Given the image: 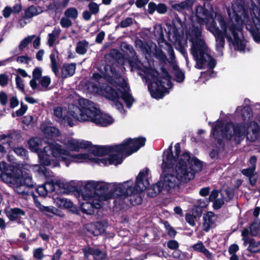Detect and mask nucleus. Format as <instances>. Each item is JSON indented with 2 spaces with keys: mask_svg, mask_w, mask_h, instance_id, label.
Segmentation results:
<instances>
[{
  "mask_svg": "<svg viewBox=\"0 0 260 260\" xmlns=\"http://www.w3.org/2000/svg\"><path fill=\"white\" fill-rule=\"evenodd\" d=\"M145 142L146 139L143 137L129 138L125 140L120 145L108 147L92 146L88 141L71 139L68 140L64 145L67 148L72 151H78L80 149H87L88 152V153L79 154L88 156L87 157L83 159V161L69 160L68 166L72 162H82L89 160L96 161L99 164L102 163L105 165H117L122 162L124 157L131 155L143 146ZM61 148L63 149L61 147ZM67 151L69 155L75 156V155H71L68 151L67 150ZM78 154H75V155Z\"/></svg>",
  "mask_w": 260,
  "mask_h": 260,
  "instance_id": "obj_1",
  "label": "nucleus"
},
{
  "mask_svg": "<svg viewBox=\"0 0 260 260\" xmlns=\"http://www.w3.org/2000/svg\"><path fill=\"white\" fill-rule=\"evenodd\" d=\"M105 73L102 75L94 73L90 81L86 84L88 91L91 93L101 95L114 102V106L122 113L124 114L123 105L118 101L120 98L130 108L134 99L129 93V87L126 80L112 68L106 65Z\"/></svg>",
  "mask_w": 260,
  "mask_h": 260,
  "instance_id": "obj_2",
  "label": "nucleus"
},
{
  "mask_svg": "<svg viewBox=\"0 0 260 260\" xmlns=\"http://www.w3.org/2000/svg\"><path fill=\"white\" fill-rule=\"evenodd\" d=\"M236 114L240 116L245 123L249 122L252 115L251 109L248 106L237 107ZM259 131L260 114L256 116L254 121L249 124L247 123V127L243 123L229 122L224 125L222 122L217 121L212 132L214 138L218 141L220 140L221 136L239 144L245 136L248 141H254L258 136Z\"/></svg>",
  "mask_w": 260,
  "mask_h": 260,
  "instance_id": "obj_3",
  "label": "nucleus"
},
{
  "mask_svg": "<svg viewBox=\"0 0 260 260\" xmlns=\"http://www.w3.org/2000/svg\"><path fill=\"white\" fill-rule=\"evenodd\" d=\"M122 49H125L129 58V64L131 70L134 69L140 71L138 74L143 77L148 84V89L151 96L156 99H159L168 92V89L172 86V82L168 73L162 71V77L158 78V73L151 66L141 63L136 56V53L133 47L125 43L121 45Z\"/></svg>",
  "mask_w": 260,
  "mask_h": 260,
  "instance_id": "obj_4",
  "label": "nucleus"
},
{
  "mask_svg": "<svg viewBox=\"0 0 260 260\" xmlns=\"http://www.w3.org/2000/svg\"><path fill=\"white\" fill-rule=\"evenodd\" d=\"M161 164V174L160 179L153 184L148 191L151 197H155L164 189L169 191L178 186L179 183V143L175 145L174 150L172 146L164 152Z\"/></svg>",
  "mask_w": 260,
  "mask_h": 260,
  "instance_id": "obj_5",
  "label": "nucleus"
},
{
  "mask_svg": "<svg viewBox=\"0 0 260 260\" xmlns=\"http://www.w3.org/2000/svg\"><path fill=\"white\" fill-rule=\"evenodd\" d=\"M43 142L38 138H34L29 141L28 145L31 151L38 153L39 162L44 166L56 167L59 166V161L61 160L68 167L69 160L81 161L88 157L85 154L69 155L67 151L62 149L61 146L56 143L49 144L42 151L41 147L43 145Z\"/></svg>",
  "mask_w": 260,
  "mask_h": 260,
  "instance_id": "obj_6",
  "label": "nucleus"
},
{
  "mask_svg": "<svg viewBox=\"0 0 260 260\" xmlns=\"http://www.w3.org/2000/svg\"><path fill=\"white\" fill-rule=\"evenodd\" d=\"M114 186V184L104 181L90 180L86 182L82 193V198L85 201L81 205L83 212L92 214L94 209L102 207L103 201L117 197L112 188Z\"/></svg>",
  "mask_w": 260,
  "mask_h": 260,
  "instance_id": "obj_7",
  "label": "nucleus"
},
{
  "mask_svg": "<svg viewBox=\"0 0 260 260\" xmlns=\"http://www.w3.org/2000/svg\"><path fill=\"white\" fill-rule=\"evenodd\" d=\"M150 177L149 169L145 168L137 176L134 186H133V182L131 180L122 183H110L115 184V186L112 188L117 197H119L118 199L119 203L123 205V207L124 205L129 206L141 204L142 199L140 193L149 186Z\"/></svg>",
  "mask_w": 260,
  "mask_h": 260,
  "instance_id": "obj_8",
  "label": "nucleus"
},
{
  "mask_svg": "<svg viewBox=\"0 0 260 260\" xmlns=\"http://www.w3.org/2000/svg\"><path fill=\"white\" fill-rule=\"evenodd\" d=\"M232 4V10L230 8H227L230 20L226 21L231 25L238 23L240 27H241L242 24H245L246 29L252 36L253 40L256 42L259 43L260 42V9L257 7H253L251 20L244 8V2L242 0H234Z\"/></svg>",
  "mask_w": 260,
  "mask_h": 260,
  "instance_id": "obj_9",
  "label": "nucleus"
},
{
  "mask_svg": "<svg viewBox=\"0 0 260 260\" xmlns=\"http://www.w3.org/2000/svg\"><path fill=\"white\" fill-rule=\"evenodd\" d=\"M8 170V164L5 161H1L0 171L2 173L0 176L2 181L18 194L23 197L28 195L29 188L35 185L31 176L19 166H11L9 169L11 172H6Z\"/></svg>",
  "mask_w": 260,
  "mask_h": 260,
  "instance_id": "obj_10",
  "label": "nucleus"
},
{
  "mask_svg": "<svg viewBox=\"0 0 260 260\" xmlns=\"http://www.w3.org/2000/svg\"><path fill=\"white\" fill-rule=\"evenodd\" d=\"M186 38L192 43L191 53L196 61V67L199 69L214 68L216 61L211 56L210 50L202 36L201 26L193 25L188 30Z\"/></svg>",
  "mask_w": 260,
  "mask_h": 260,
  "instance_id": "obj_11",
  "label": "nucleus"
},
{
  "mask_svg": "<svg viewBox=\"0 0 260 260\" xmlns=\"http://www.w3.org/2000/svg\"><path fill=\"white\" fill-rule=\"evenodd\" d=\"M79 105L81 106L80 114L75 116L79 121H91L102 126H107L114 122L111 116L101 113L95 104L87 99H80Z\"/></svg>",
  "mask_w": 260,
  "mask_h": 260,
  "instance_id": "obj_12",
  "label": "nucleus"
},
{
  "mask_svg": "<svg viewBox=\"0 0 260 260\" xmlns=\"http://www.w3.org/2000/svg\"><path fill=\"white\" fill-rule=\"evenodd\" d=\"M215 17L219 23L220 29L217 25L216 22H212V23L208 24L207 29L214 36L217 50L220 52L224 45V38L225 37L231 43L232 35L236 34L235 31H232L233 24L231 25L228 24L221 14L215 13Z\"/></svg>",
  "mask_w": 260,
  "mask_h": 260,
  "instance_id": "obj_13",
  "label": "nucleus"
},
{
  "mask_svg": "<svg viewBox=\"0 0 260 260\" xmlns=\"http://www.w3.org/2000/svg\"><path fill=\"white\" fill-rule=\"evenodd\" d=\"M203 162L195 157H191L188 152L180 157V182H188L194 177L196 173L201 171Z\"/></svg>",
  "mask_w": 260,
  "mask_h": 260,
  "instance_id": "obj_14",
  "label": "nucleus"
},
{
  "mask_svg": "<svg viewBox=\"0 0 260 260\" xmlns=\"http://www.w3.org/2000/svg\"><path fill=\"white\" fill-rule=\"evenodd\" d=\"M53 117L61 124L69 125L71 127L76 125L78 119L75 117L76 115L80 114L81 106L73 104L69 105L68 110L66 108L59 106L53 108Z\"/></svg>",
  "mask_w": 260,
  "mask_h": 260,
  "instance_id": "obj_15",
  "label": "nucleus"
},
{
  "mask_svg": "<svg viewBox=\"0 0 260 260\" xmlns=\"http://www.w3.org/2000/svg\"><path fill=\"white\" fill-rule=\"evenodd\" d=\"M32 169L35 172L48 178L50 183H52L54 188L55 185L61 188H66L68 186V183L64 179L54 178L53 173L48 171L44 166L35 165L32 166Z\"/></svg>",
  "mask_w": 260,
  "mask_h": 260,
  "instance_id": "obj_16",
  "label": "nucleus"
},
{
  "mask_svg": "<svg viewBox=\"0 0 260 260\" xmlns=\"http://www.w3.org/2000/svg\"><path fill=\"white\" fill-rule=\"evenodd\" d=\"M196 16L198 19V21L200 25L205 24L206 28L208 29L209 24L212 22H215L212 17L208 15V10L205 9V5L201 6L199 5L196 7Z\"/></svg>",
  "mask_w": 260,
  "mask_h": 260,
  "instance_id": "obj_17",
  "label": "nucleus"
},
{
  "mask_svg": "<svg viewBox=\"0 0 260 260\" xmlns=\"http://www.w3.org/2000/svg\"><path fill=\"white\" fill-rule=\"evenodd\" d=\"M241 31V27L239 26V23H237L233 24L232 31H235L236 34H234L232 35V39L231 43L234 46L235 49L243 51L245 48V44L240 36Z\"/></svg>",
  "mask_w": 260,
  "mask_h": 260,
  "instance_id": "obj_18",
  "label": "nucleus"
},
{
  "mask_svg": "<svg viewBox=\"0 0 260 260\" xmlns=\"http://www.w3.org/2000/svg\"><path fill=\"white\" fill-rule=\"evenodd\" d=\"M34 202L36 207L39 210L45 215L52 217L54 215L59 217H63L64 215V213L60 210L53 206H45L42 205L40 202L36 200L34 198Z\"/></svg>",
  "mask_w": 260,
  "mask_h": 260,
  "instance_id": "obj_19",
  "label": "nucleus"
},
{
  "mask_svg": "<svg viewBox=\"0 0 260 260\" xmlns=\"http://www.w3.org/2000/svg\"><path fill=\"white\" fill-rule=\"evenodd\" d=\"M217 220V216L212 212H208L204 214L202 224L203 230L208 232L211 229L215 226Z\"/></svg>",
  "mask_w": 260,
  "mask_h": 260,
  "instance_id": "obj_20",
  "label": "nucleus"
},
{
  "mask_svg": "<svg viewBox=\"0 0 260 260\" xmlns=\"http://www.w3.org/2000/svg\"><path fill=\"white\" fill-rule=\"evenodd\" d=\"M85 257L88 258L92 255L94 260H105L106 254L98 248L88 247L83 249Z\"/></svg>",
  "mask_w": 260,
  "mask_h": 260,
  "instance_id": "obj_21",
  "label": "nucleus"
},
{
  "mask_svg": "<svg viewBox=\"0 0 260 260\" xmlns=\"http://www.w3.org/2000/svg\"><path fill=\"white\" fill-rule=\"evenodd\" d=\"M86 234L89 236H96L103 234L105 228L101 222H98L94 223H89L86 225Z\"/></svg>",
  "mask_w": 260,
  "mask_h": 260,
  "instance_id": "obj_22",
  "label": "nucleus"
},
{
  "mask_svg": "<svg viewBox=\"0 0 260 260\" xmlns=\"http://www.w3.org/2000/svg\"><path fill=\"white\" fill-rule=\"evenodd\" d=\"M136 47L140 49L144 54L151 55L156 48V45L153 43L148 44L138 40L136 41Z\"/></svg>",
  "mask_w": 260,
  "mask_h": 260,
  "instance_id": "obj_23",
  "label": "nucleus"
},
{
  "mask_svg": "<svg viewBox=\"0 0 260 260\" xmlns=\"http://www.w3.org/2000/svg\"><path fill=\"white\" fill-rule=\"evenodd\" d=\"M221 198L215 200L213 202V208L218 209L223 205L224 201H229L233 197V194L225 189L221 192Z\"/></svg>",
  "mask_w": 260,
  "mask_h": 260,
  "instance_id": "obj_24",
  "label": "nucleus"
},
{
  "mask_svg": "<svg viewBox=\"0 0 260 260\" xmlns=\"http://www.w3.org/2000/svg\"><path fill=\"white\" fill-rule=\"evenodd\" d=\"M76 64L74 63H64L61 67V75L62 79L72 76L75 73Z\"/></svg>",
  "mask_w": 260,
  "mask_h": 260,
  "instance_id": "obj_25",
  "label": "nucleus"
},
{
  "mask_svg": "<svg viewBox=\"0 0 260 260\" xmlns=\"http://www.w3.org/2000/svg\"><path fill=\"white\" fill-rule=\"evenodd\" d=\"M6 214L10 220L14 221L25 215V213L19 208H14L7 210Z\"/></svg>",
  "mask_w": 260,
  "mask_h": 260,
  "instance_id": "obj_26",
  "label": "nucleus"
},
{
  "mask_svg": "<svg viewBox=\"0 0 260 260\" xmlns=\"http://www.w3.org/2000/svg\"><path fill=\"white\" fill-rule=\"evenodd\" d=\"M43 11L44 10L42 7L31 5L25 10V17L26 18H31L42 13Z\"/></svg>",
  "mask_w": 260,
  "mask_h": 260,
  "instance_id": "obj_27",
  "label": "nucleus"
},
{
  "mask_svg": "<svg viewBox=\"0 0 260 260\" xmlns=\"http://www.w3.org/2000/svg\"><path fill=\"white\" fill-rule=\"evenodd\" d=\"M37 192L41 196H46L48 192H51L54 190V186L52 183H50L49 180L46 182L44 184L39 186L37 189Z\"/></svg>",
  "mask_w": 260,
  "mask_h": 260,
  "instance_id": "obj_28",
  "label": "nucleus"
},
{
  "mask_svg": "<svg viewBox=\"0 0 260 260\" xmlns=\"http://www.w3.org/2000/svg\"><path fill=\"white\" fill-rule=\"evenodd\" d=\"M42 74V69L40 68H36L32 72V79L29 82V85L34 90H37L39 87L37 81L39 80Z\"/></svg>",
  "mask_w": 260,
  "mask_h": 260,
  "instance_id": "obj_29",
  "label": "nucleus"
},
{
  "mask_svg": "<svg viewBox=\"0 0 260 260\" xmlns=\"http://www.w3.org/2000/svg\"><path fill=\"white\" fill-rule=\"evenodd\" d=\"M54 204L59 208H71L73 206V203L70 200L67 199L57 197L54 198Z\"/></svg>",
  "mask_w": 260,
  "mask_h": 260,
  "instance_id": "obj_30",
  "label": "nucleus"
},
{
  "mask_svg": "<svg viewBox=\"0 0 260 260\" xmlns=\"http://www.w3.org/2000/svg\"><path fill=\"white\" fill-rule=\"evenodd\" d=\"M61 32V30L58 27H55L52 31L48 35L47 44L51 47L53 46L56 40L59 37Z\"/></svg>",
  "mask_w": 260,
  "mask_h": 260,
  "instance_id": "obj_31",
  "label": "nucleus"
},
{
  "mask_svg": "<svg viewBox=\"0 0 260 260\" xmlns=\"http://www.w3.org/2000/svg\"><path fill=\"white\" fill-rule=\"evenodd\" d=\"M41 129L44 132V134L48 137H57L59 135V130L53 126H48L44 127V125L41 126Z\"/></svg>",
  "mask_w": 260,
  "mask_h": 260,
  "instance_id": "obj_32",
  "label": "nucleus"
},
{
  "mask_svg": "<svg viewBox=\"0 0 260 260\" xmlns=\"http://www.w3.org/2000/svg\"><path fill=\"white\" fill-rule=\"evenodd\" d=\"M249 244L247 250L252 253L260 252V242L256 241L253 239H250L247 242V245Z\"/></svg>",
  "mask_w": 260,
  "mask_h": 260,
  "instance_id": "obj_33",
  "label": "nucleus"
},
{
  "mask_svg": "<svg viewBox=\"0 0 260 260\" xmlns=\"http://www.w3.org/2000/svg\"><path fill=\"white\" fill-rule=\"evenodd\" d=\"M50 58L52 70L56 77H59L58 60L54 53L50 54Z\"/></svg>",
  "mask_w": 260,
  "mask_h": 260,
  "instance_id": "obj_34",
  "label": "nucleus"
},
{
  "mask_svg": "<svg viewBox=\"0 0 260 260\" xmlns=\"http://www.w3.org/2000/svg\"><path fill=\"white\" fill-rule=\"evenodd\" d=\"M88 47V43L85 40H83L77 43L76 51L79 54L83 55L86 53Z\"/></svg>",
  "mask_w": 260,
  "mask_h": 260,
  "instance_id": "obj_35",
  "label": "nucleus"
},
{
  "mask_svg": "<svg viewBox=\"0 0 260 260\" xmlns=\"http://www.w3.org/2000/svg\"><path fill=\"white\" fill-rule=\"evenodd\" d=\"M39 83L41 86H39V87L37 89L40 91L46 90L49 85L50 84L51 79L48 76H44L40 79Z\"/></svg>",
  "mask_w": 260,
  "mask_h": 260,
  "instance_id": "obj_36",
  "label": "nucleus"
},
{
  "mask_svg": "<svg viewBox=\"0 0 260 260\" xmlns=\"http://www.w3.org/2000/svg\"><path fill=\"white\" fill-rule=\"evenodd\" d=\"M260 221L258 219H255L250 225V235L252 236H256L259 233Z\"/></svg>",
  "mask_w": 260,
  "mask_h": 260,
  "instance_id": "obj_37",
  "label": "nucleus"
},
{
  "mask_svg": "<svg viewBox=\"0 0 260 260\" xmlns=\"http://www.w3.org/2000/svg\"><path fill=\"white\" fill-rule=\"evenodd\" d=\"M64 15L70 19L75 20L76 19L78 15V12L76 8L71 7L67 9L64 11Z\"/></svg>",
  "mask_w": 260,
  "mask_h": 260,
  "instance_id": "obj_38",
  "label": "nucleus"
},
{
  "mask_svg": "<svg viewBox=\"0 0 260 260\" xmlns=\"http://www.w3.org/2000/svg\"><path fill=\"white\" fill-rule=\"evenodd\" d=\"M35 38V35L28 36L23 39L19 45V49L23 51Z\"/></svg>",
  "mask_w": 260,
  "mask_h": 260,
  "instance_id": "obj_39",
  "label": "nucleus"
},
{
  "mask_svg": "<svg viewBox=\"0 0 260 260\" xmlns=\"http://www.w3.org/2000/svg\"><path fill=\"white\" fill-rule=\"evenodd\" d=\"M169 37L172 42H177L179 40V32L176 27L170 28L169 30Z\"/></svg>",
  "mask_w": 260,
  "mask_h": 260,
  "instance_id": "obj_40",
  "label": "nucleus"
},
{
  "mask_svg": "<svg viewBox=\"0 0 260 260\" xmlns=\"http://www.w3.org/2000/svg\"><path fill=\"white\" fill-rule=\"evenodd\" d=\"M0 138H1V140L6 138V142L3 143V144H4L5 146L3 145H0V152L2 153H5L6 152V149L10 147V141L9 137L5 135H2L0 136Z\"/></svg>",
  "mask_w": 260,
  "mask_h": 260,
  "instance_id": "obj_41",
  "label": "nucleus"
},
{
  "mask_svg": "<svg viewBox=\"0 0 260 260\" xmlns=\"http://www.w3.org/2000/svg\"><path fill=\"white\" fill-rule=\"evenodd\" d=\"M44 249L43 248L39 247L34 249L33 256L35 259L40 260L43 259L45 255L44 254Z\"/></svg>",
  "mask_w": 260,
  "mask_h": 260,
  "instance_id": "obj_42",
  "label": "nucleus"
},
{
  "mask_svg": "<svg viewBox=\"0 0 260 260\" xmlns=\"http://www.w3.org/2000/svg\"><path fill=\"white\" fill-rule=\"evenodd\" d=\"M194 3V0H185L180 3V9L190 10Z\"/></svg>",
  "mask_w": 260,
  "mask_h": 260,
  "instance_id": "obj_43",
  "label": "nucleus"
},
{
  "mask_svg": "<svg viewBox=\"0 0 260 260\" xmlns=\"http://www.w3.org/2000/svg\"><path fill=\"white\" fill-rule=\"evenodd\" d=\"M88 7L90 13L93 15H96L99 13L100 8L99 5L96 4L95 2H90L88 5Z\"/></svg>",
  "mask_w": 260,
  "mask_h": 260,
  "instance_id": "obj_44",
  "label": "nucleus"
},
{
  "mask_svg": "<svg viewBox=\"0 0 260 260\" xmlns=\"http://www.w3.org/2000/svg\"><path fill=\"white\" fill-rule=\"evenodd\" d=\"M60 24L62 27L68 28L72 25V22L70 18L64 16L61 18Z\"/></svg>",
  "mask_w": 260,
  "mask_h": 260,
  "instance_id": "obj_45",
  "label": "nucleus"
},
{
  "mask_svg": "<svg viewBox=\"0 0 260 260\" xmlns=\"http://www.w3.org/2000/svg\"><path fill=\"white\" fill-rule=\"evenodd\" d=\"M250 234V231H249L247 228H244L242 231V240L244 241L243 245L244 246L247 245V242L251 238H250L248 237V236Z\"/></svg>",
  "mask_w": 260,
  "mask_h": 260,
  "instance_id": "obj_46",
  "label": "nucleus"
},
{
  "mask_svg": "<svg viewBox=\"0 0 260 260\" xmlns=\"http://www.w3.org/2000/svg\"><path fill=\"white\" fill-rule=\"evenodd\" d=\"M164 226L168 232V234L171 237H174L177 234V232L167 222H164Z\"/></svg>",
  "mask_w": 260,
  "mask_h": 260,
  "instance_id": "obj_47",
  "label": "nucleus"
},
{
  "mask_svg": "<svg viewBox=\"0 0 260 260\" xmlns=\"http://www.w3.org/2000/svg\"><path fill=\"white\" fill-rule=\"evenodd\" d=\"M9 76L6 74H0V86L2 87L6 86L8 84Z\"/></svg>",
  "mask_w": 260,
  "mask_h": 260,
  "instance_id": "obj_48",
  "label": "nucleus"
},
{
  "mask_svg": "<svg viewBox=\"0 0 260 260\" xmlns=\"http://www.w3.org/2000/svg\"><path fill=\"white\" fill-rule=\"evenodd\" d=\"M255 167L251 166L250 168L244 169L242 171V174L247 177H251L254 175Z\"/></svg>",
  "mask_w": 260,
  "mask_h": 260,
  "instance_id": "obj_49",
  "label": "nucleus"
},
{
  "mask_svg": "<svg viewBox=\"0 0 260 260\" xmlns=\"http://www.w3.org/2000/svg\"><path fill=\"white\" fill-rule=\"evenodd\" d=\"M17 87L21 91H24V84L23 80L19 76H17L15 79Z\"/></svg>",
  "mask_w": 260,
  "mask_h": 260,
  "instance_id": "obj_50",
  "label": "nucleus"
},
{
  "mask_svg": "<svg viewBox=\"0 0 260 260\" xmlns=\"http://www.w3.org/2000/svg\"><path fill=\"white\" fill-rule=\"evenodd\" d=\"M133 22V18L131 17H127L124 20L121 21L119 26L122 28L126 27L132 25Z\"/></svg>",
  "mask_w": 260,
  "mask_h": 260,
  "instance_id": "obj_51",
  "label": "nucleus"
},
{
  "mask_svg": "<svg viewBox=\"0 0 260 260\" xmlns=\"http://www.w3.org/2000/svg\"><path fill=\"white\" fill-rule=\"evenodd\" d=\"M27 107L26 105L21 104V107L19 109L16 111V115L17 116H21L23 115L26 111Z\"/></svg>",
  "mask_w": 260,
  "mask_h": 260,
  "instance_id": "obj_52",
  "label": "nucleus"
},
{
  "mask_svg": "<svg viewBox=\"0 0 260 260\" xmlns=\"http://www.w3.org/2000/svg\"><path fill=\"white\" fill-rule=\"evenodd\" d=\"M30 60V58L27 55L20 56L17 58V61L21 63H28Z\"/></svg>",
  "mask_w": 260,
  "mask_h": 260,
  "instance_id": "obj_53",
  "label": "nucleus"
},
{
  "mask_svg": "<svg viewBox=\"0 0 260 260\" xmlns=\"http://www.w3.org/2000/svg\"><path fill=\"white\" fill-rule=\"evenodd\" d=\"M159 14H165L167 11V7L164 4H159L157 6V11Z\"/></svg>",
  "mask_w": 260,
  "mask_h": 260,
  "instance_id": "obj_54",
  "label": "nucleus"
},
{
  "mask_svg": "<svg viewBox=\"0 0 260 260\" xmlns=\"http://www.w3.org/2000/svg\"><path fill=\"white\" fill-rule=\"evenodd\" d=\"M8 102V96L7 95V94L3 92V91H2L0 92V103L1 104L3 105V106H5L7 104Z\"/></svg>",
  "mask_w": 260,
  "mask_h": 260,
  "instance_id": "obj_55",
  "label": "nucleus"
},
{
  "mask_svg": "<svg viewBox=\"0 0 260 260\" xmlns=\"http://www.w3.org/2000/svg\"><path fill=\"white\" fill-rule=\"evenodd\" d=\"M14 151L15 153L20 156H25L26 154V151L22 147L15 148L14 149Z\"/></svg>",
  "mask_w": 260,
  "mask_h": 260,
  "instance_id": "obj_56",
  "label": "nucleus"
},
{
  "mask_svg": "<svg viewBox=\"0 0 260 260\" xmlns=\"http://www.w3.org/2000/svg\"><path fill=\"white\" fill-rule=\"evenodd\" d=\"M33 117L31 115H26L23 118V123L27 125H30L33 123Z\"/></svg>",
  "mask_w": 260,
  "mask_h": 260,
  "instance_id": "obj_57",
  "label": "nucleus"
},
{
  "mask_svg": "<svg viewBox=\"0 0 260 260\" xmlns=\"http://www.w3.org/2000/svg\"><path fill=\"white\" fill-rule=\"evenodd\" d=\"M2 12L5 18H8L13 13L12 9L9 6H7L4 8Z\"/></svg>",
  "mask_w": 260,
  "mask_h": 260,
  "instance_id": "obj_58",
  "label": "nucleus"
},
{
  "mask_svg": "<svg viewBox=\"0 0 260 260\" xmlns=\"http://www.w3.org/2000/svg\"><path fill=\"white\" fill-rule=\"evenodd\" d=\"M195 217L191 214H187L185 216V220L190 225L193 226L195 224Z\"/></svg>",
  "mask_w": 260,
  "mask_h": 260,
  "instance_id": "obj_59",
  "label": "nucleus"
},
{
  "mask_svg": "<svg viewBox=\"0 0 260 260\" xmlns=\"http://www.w3.org/2000/svg\"><path fill=\"white\" fill-rule=\"evenodd\" d=\"M219 192L217 189H213L209 197V201L213 202L218 197Z\"/></svg>",
  "mask_w": 260,
  "mask_h": 260,
  "instance_id": "obj_60",
  "label": "nucleus"
},
{
  "mask_svg": "<svg viewBox=\"0 0 260 260\" xmlns=\"http://www.w3.org/2000/svg\"><path fill=\"white\" fill-rule=\"evenodd\" d=\"M239 249V246L237 244H233L230 246L228 251L230 254H236V252L238 251Z\"/></svg>",
  "mask_w": 260,
  "mask_h": 260,
  "instance_id": "obj_61",
  "label": "nucleus"
},
{
  "mask_svg": "<svg viewBox=\"0 0 260 260\" xmlns=\"http://www.w3.org/2000/svg\"><path fill=\"white\" fill-rule=\"evenodd\" d=\"M167 246L170 249L174 250L178 248V243L176 240H170L168 242Z\"/></svg>",
  "mask_w": 260,
  "mask_h": 260,
  "instance_id": "obj_62",
  "label": "nucleus"
},
{
  "mask_svg": "<svg viewBox=\"0 0 260 260\" xmlns=\"http://www.w3.org/2000/svg\"><path fill=\"white\" fill-rule=\"evenodd\" d=\"M194 250L200 252H202L204 249L205 248V246L202 242H199L194 244L193 246Z\"/></svg>",
  "mask_w": 260,
  "mask_h": 260,
  "instance_id": "obj_63",
  "label": "nucleus"
},
{
  "mask_svg": "<svg viewBox=\"0 0 260 260\" xmlns=\"http://www.w3.org/2000/svg\"><path fill=\"white\" fill-rule=\"evenodd\" d=\"M157 6L155 3L151 2L148 4V12L150 14H152L156 10L157 11Z\"/></svg>",
  "mask_w": 260,
  "mask_h": 260,
  "instance_id": "obj_64",
  "label": "nucleus"
}]
</instances>
